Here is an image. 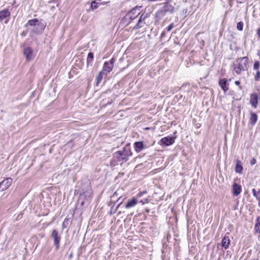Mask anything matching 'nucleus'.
I'll use <instances>...</instances> for the list:
<instances>
[{"instance_id": "1", "label": "nucleus", "mask_w": 260, "mask_h": 260, "mask_svg": "<svg viewBox=\"0 0 260 260\" xmlns=\"http://www.w3.org/2000/svg\"><path fill=\"white\" fill-rule=\"evenodd\" d=\"M248 58L247 57L238 58L234 64V70L236 73L240 74L242 71L247 70L248 69Z\"/></svg>"}, {"instance_id": "2", "label": "nucleus", "mask_w": 260, "mask_h": 260, "mask_svg": "<svg viewBox=\"0 0 260 260\" xmlns=\"http://www.w3.org/2000/svg\"><path fill=\"white\" fill-rule=\"evenodd\" d=\"M132 155L129 147H125L122 150H119L116 152L114 154V157H115L117 161H126L128 157Z\"/></svg>"}, {"instance_id": "3", "label": "nucleus", "mask_w": 260, "mask_h": 260, "mask_svg": "<svg viewBox=\"0 0 260 260\" xmlns=\"http://www.w3.org/2000/svg\"><path fill=\"white\" fill-rule=\"evenodd\" d=\"M140 14V9L135 8L131 10L125 16V19L127 20H134Z\"/></svg>"}, {"instance_id": "4", "label": "nucleus", "mask_w": 260, "mask_h": 260, "mask_svg": "<svg viewBox=\"0 0 260 260\" xmlns=\"http://www.w3.org/2000/svg\"><path fill=\"white\" fill-rule=\"evenodd\" d=\"M169 9H168L167 5L164 6L162 8L160 9L155 13V18L157 20L162 19L164 18L166 13L169 12Z\"/></svg>"}, {"instance_id": "5", "label": "nucleus", "mask_w": 260, "mask_h": 260, "mask_svg": "<svg viewBox=\"0 0 260 260\" xmlns=\"http://www.w3.org/2000/svg\"><path fill=\"white\" fill-rule=\"evenodd\" d=\"M52 238L53 239L54 244L56 249H58L59 247V242L60 237L58 235V232L56 230H53L51 234Z\"/></svg>"}, {"instance_id": "6", "label": "nucleus", "mask_w": 260, "mask_h": 260, "mask_svg": "<svg viewBox=\"0 0 260 260\" xmlns=\"http://www.w3.org/2000/svg\"><path fill=\"white\" fill-rule=\"evenodd\" d=\"M114 62L115 59L113 58H111L109 61L105 62L102 71L110 72L113 68Z\"/></svg>"}, {"instance_id": "7", "label": "nucleus", "mask_w": 260, "mask_h": 260, "mask_svg": "<svg viewBox=\"0 0 260 260\" xmlns=\"http://www.w3.org/2000/svg\"><path fill=\"white\" fill-rule=\"evenodd\" d=\"M12 179L11 178H7L5 179L3 181L0 183V190L4 191L7 189L12 184Z\"/></svg>"}, {"instance_id": "8", "label": "nucleus", "mask_w": 260, "mask_h": 260, "mask_svg": "<svg viewBox=\"0 0 260 260\" xmlns=\"http://www.w3.org/2000/svg\"><path fill=\"white\" fill-rule=\"evenodd\" d=\"M23 53L27 61H30L33 57V50L30 47H26L23 50Z\"/></svg>"}, {"instance_id": "9", "label": "nucleus", "mask_w": 260, "mask_h": 260, "mask_svg": "<svg viewBox=\"0 0 260 260\" xmlns=\"http://www.w3.org/2000/svg\"><path fill=\"white\" fill-rule=\"evenodd\" d=\"M258 95L254 93L250 95V104L254 108H256L258 104Z\"/></svg>"}, {"instance_id": "10", "label": "nucleus", "mask_w": 260, "mask_h": 260, "mask_svg": "<svg viewBox=\"0 0 260 260\" xmlns=\"http://www.w3.org/2000/svg\"><path fill=\"white\" fill-rule=\"evenodd\" d=\"M242 191V187L240 185L235 183L232 187V193L234 196H237Z\"/></svg>"}, {"instance_id": "11", "label": "nucleus", "mask_w": 260, "mask_h": 260, "mask_svg": "<svg viewBox=\"0 0 260 260\" xmlns=\"http://www.w3.org/2000/svg\"><path fill=\"white\" fill-rule=\"evenodd\" d=\"M160 142L166 146H170L175 142L174 138L167 137L161 139Z\"/></svg>"}, {"instance_id": "12", "label": "nucleus", "mask_w": 260, "mask_h": 260, "mask_svg": "<svg viewBox=\"0 0 260 260\" xmlns=\"http://www.w3.org/2000/svg\"><path fill=\"white\" fill-rule=\"evenodd\" d=\"M138 203V200L135 198H132L127 201L125 207L127 209L135 207Z\"/></svg>"}, {"instance_id": "13", "label": "nucleus", "mask_w": 260, "mask_h": 260, "mask_svg": "<svg viewBox=\"0 0 260 260\" xmlns=\"http://www.w3.org/2000/svg\"><path fill=\"white\" fill-rule=\"evenodd\" d=\"M148 17V15L143 14L140 16L138 23L136 24V25L134 27L135 28H139L143 26V25L145 23L144 22L145 19Z\"/></svg>"}, {"instance_id": "14", "label": "nucleus", "mask_w": 260, "mask_h": 260, "mask_svg": "<svg viewBox=\"0 0 260 260\" xmlns=\"http://www.w3.org/2000/svg\"><path fill=\"white\" fill-rule=\"evenodd\" d=\"M230 242L229 237L225 235L221 241V246L224 249H226L229 248Z\"/></svg>"}, {"instance_id": "15", "label": "nucleus", "mask_w": 260, "mask_h": 260, "mask_svg": "<svg viewBox=\"0 0 260 260\" xmlns=\"http://www.w3.org/2000/svg\"><path fill=\"white\" fill-rule=\"evenodd\" d=\"M10 12L8 9H5L0 11V22L2 21L4 19L9 17Z\"/></svg>"}, {"instance_id": "16", "label": "nucleus", "mask_w": 260, "mask_h": 260, "mask_svg": "<svg viewBox=\"0 0 260 260\" xmlns=\"http://www.w3.org/2000/svg\"><path fill=\"white\" fill-rule=\"evenodd\" d=\"M134 146L136 152H139L145 148L143 142L139 141L134 143Z\"/></svg>"}, {"instance_id": "17", "label": "nucleus", "mask_w": 260, "mask_h": 260, "mask_svg": "<svg viewBox=\"0 0 260 260\" xmlns=\"http://www.w3.org/2000/svg\"><path fill=\"white\" fill-rule=\"evenodd\" d=\"M219 84L224 92H225L228 90V84H227V81L225 79L220 80Z\"/></svg>"}, {"instance_id": "18", "label": "nucleus", "mask_w": 260, "mask_h": 260, "mask_svg": "<svg viewBox=\"0 0 260 260\" xmlns=\"http://www.w3.org/2000/svg\"><path fill=\"white\" fill-rule=\"evenodd\" d=\"M257 120V115L252 112L250 113L249 122L252 125H254Z\"/></svg>"}, {"instance_id": "19", "label": "nucleus", "mask_w": 260, "mask_h": 260, "mask_svg": "<svg viewBox=\"0 0 260 260\" xmlns=\"http://www.w3.org/2000/svg\"><path fill=\"white\" fill-rule=\"evenodd\" d=\"M243 171V167L241 165L240 161L237 160L236 165L235 167V171L237 173H241Z\"/></svg>"}, {"instance_id": "20", "label": "nucleus", "mask_w": 260, "mask_h": 260, "mask_svg": "<svg viewBox=\"0 0 260 260\" xmlns=\"http://www.w3.org/2000/svg\"><path fill=\"white\" fill-rule=\"evenodd\" d=\"M37 25L40 30H43L46 26V23L44 20H41L40 21H38Z\"/></svg>"}, {"instance_id": "21", "label": "nucleus", "mask_w": 260, "mask_h": 260, "mask_svg": "<svg viewBox=\"0 0 260 260\" xmlns=\"http://www.w3.org/2000/svg\"><path fill=\"white\" fill-rule=\"evenodd\" d=\"M93 59V53L92 52H89L88 54L87 59H86L87 66L91 64Z\"/></svg>"}, {"instance_id": "22", "label": "nucleus", "mask_w": 260, "mask_h": 260, "mask_svg": "<svg viewBox=\"0 0 260 260\" xmlns=\"http://www.w3.org/2000/svg\"><path fill=\"white\" fill-rule=\"evenodd\" d=\"M254 230L256 233H260V217H258L256 219Z\"/></svg>"}, {"instance_id": "23", "label": "nucleus", "mask_w": 260, "mask_h": 260, "mask_svg": "<svg viewBox=\"0 0 260 260\" xmlns=\"http://www.w3.org/2000/svg\"><path fill=\"white\" fill-rule=\"evenodd\" d=\"M103 78V72L101 71L99 73L96 77V85L102 80Z\"/></svg>"}, {"instance_id": "24", "label": "nucleus", "mask_w": 260, "mask_h": 260, "mask_svg": "<svg viewBox=\"0 0 260 260\" xmlns=\"http://www.w3.org/2000/svg\"><path fill=\"white\" fill-rule=\"evenodd\" d=\"M38 20L37 19H34L31 20H29L27 24L29 25L30 26H36L38 25Z\"/></svg>"}, {"instance_id": "25", "label": "nucleus", "mask_w": 260, "mask_h": 260, "mask_svg": "<svg viewBox=\"0 0 260 260\" xmlns=\"http://www.w3.org/2000/svg\"><path fill=\"white\" fill-rule=\"evenodd\" d=\"M243 22L242 21H240L237 24V28L239 31H242L243 28Z\"/></svg>"}, {"instance_id": "26", "label": "nucleus", "mask_w": 260, "mask_h": 260, "mask_svg": "<svg viewBox=\"0 0 260 260\" xmlns=\"http://www.w3.org/2000/svg\"><path fill=\"white\" fill-rule=\"evenodd\" d=\"M252 194L254 197H255L257 199L260 200V197L258 196V194L260 193V190L256 192L255 189L253 188L252 190Z\"/></svg>"}, {"instance_id": "27", "label": "nucleus", "mask_w": 260, "mask_h": 260, "mask_svg": "<svg viewBox=\"0 0 260 260\" xmlns=\"http://www.w3.org/2000/svg\"><path fill=\"white\" fill-rule=\"evenodd\" d=\"M259 66H260L259 62L258 61H255L254 66H253L254 70H257V71L258 70Z\"/></svg>"}, {"instance_id": "28", "label": "nucleus", "mask_w": 260, "mask_h": 260, "mask_svg": "<svg viewBox=\"0 0 260 260\" xmlns=\"http://www.w3.org/2000/svg\"><path fill=\"white\" fill-rule=\"evenodd\" d=\"M90 7L92 10L96 9L98 8V3L95 1L92 2Z\"/></svg>"}, {"instance_id": "29", "label": "nucleus", "mask_w": 260, "mask_h": 260, "mask_svg": "<svg viewBox=\"0 0 260 260\" xmlns=\"http://www.w3.org/2000/svg\"><path fill=\"white\" fill-rule=\"evenodd\" d=\"M254 79L255 81H258L260 79V72L259 70L256 72V74L255 76Z\"/></svg>"}, {"instance_id": "30", "label": "nucleus", "mask_w": 260, "mask_h": 260, "mask_svg": "<svg viewBox=\"0 0 260 260\" xmlns=\"http://www.w3.org/2000/svg\"><path fill=\"white\" fill-rule=\"evenodd\" d=\"M174 27V23H171V24H170L168 27H167V31H170L172 30V29Z\"/></svg>"}, {"instance_id": "31", "label": "nucleus", "mask_w": 260, "mask_h": 260, "mask_svg": "<svg viewBox=\"0 0 260 260\" xmlns=\"http://www.w3.org/2000/svg\"><path fill=\"white\" fill-rule=\"evenodd\" d=\"M68 219L66 218L64 220V221L62 223V229H64L65 228H66V223L68 221Z\"/></svg>"}, {"instance_id": "32", "label": "nucleus", "mask_w": 260, "mask_h": 260, "mask_svg": "<svg viewBox=\"0 0 260 260\" xmlns=\"http://www.w3.org/2000/svg\"><path fill=\"white\" fill-rule=\"evenodd\" d=\"M146 191L140 192L137 194V197L140 198L141 197L144 193H146Z\"/></svg>"}, {"instance_id": "33", "label": "nucleus", "mask_w": 260, "mask_h": 260, "mask_svg": "<svg viewBox=\"0 0 260 260\" xmlns=\"http://www.w3.org/2000/svg\"><path fill=\"white\" fill-rule=\"evenodd\" d=\"M256 159L255 158H252L251 160H250V164L251 165H254L256 164Z\"/></svg>"}, {"instance_id": "34", "label": "nucleus", "mask_w": 260, "mask_h": 260, "mask_svg": "<svg viewBox=\"0 0 260 260\" xmlns=\"http://www.w3.org/2000/svg\"><path fill=\"white\" fill-rule=\"evenodd\" d=\"M235 84L236 85H239L240 84V82L239 81H236L235 82Z\"/></svg>"}, {"instance_id": "35", "label": "nucleus", "mask_w": 260, "mask_h": 260, "mask_svg": "<svg viewBox=\"0 0 260 260\" xmlns=\"http://www.w3.org/2000/svg\"><path fill=\"white\" fill-rule=\"evenodd\" d=\"M257 32H260V27L258 28Z\"/></svg>"}, {"instance_id": "36", "label": "nucleus", "mask_w": 260, "mask_h": 260, "mask_svg": "<svg viewBox=\"0 0 260 260\" xmlns=\"http://www.w3.org/2000/svg\"><path fill=\"white\" fill-rule=\"evenodd\" d=\"M140 202L142 203V204H145V202H144L143 201H141Z\"/></svg>"}, {"instance_id": "37", "label": "nucleus", "mask_w": 260, "mask_h": 260, "mask_svg": "<svg viewBox=\"0 0 260 260\" xmlns=\"http://www.w3.org/2000/svg\"><path fill=\"white\" fill-rule=\"evenodd\" d=\"M239 88L240 89H242V87L241 86H239Z\"/></svg>"}, {"instance_id": "38", "label": "nucleus", "mask_w": 260, "mask_h": 260, "mask_svg": "<svg viewBox=\"0 0 260 260\" xmlns=\"http://www.w3.org/2000/svg\"><path fill=\"white\" fill-rule=\"evenodd\" d=\"M258 35H259V37H260V33H259V34H258Z\"/></svg>"}]
</instances>
